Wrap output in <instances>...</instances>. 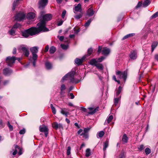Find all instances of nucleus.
<instances>
[{"label":"nucleus","instance_id":"nucleus-1","mask_svg":"<svg viewBox=\"0 0 158 158\" xmlns=\"http://www.w3.org/2000/svg\"><path fill=\"white\" fill-rule=\"evenodd\" d=\"M45 13V12L44 11H42L40 12V18H42V19L37 24L38 29L41 32H46L49 31L48 29L46 27V22L50 20L52 18L51 14H48L44 15Z\"/></svg>","mask_w":158,"mask_h":158},{"label":"nucleus","instance_id":"nucleus-2","mask_svg":"<svg viewBox=\"0 0 158 158\" xmlns=\"http://www.w3.org/2000/svg\"><path fill=\"white\" fill-rule=\"evenodd\" d=\"M41 32L38 28L32 27L22 32V35L25 37H28L30 35H33Z\"/></svg>","mask_w":158,"mask_h":158},{"label":"nucleus","instance_id":"nucleus-3","mask_svg":"<svg viewBox=\"0 0 158 158\" xmlns=\"http://www.w3.org/2000/svg\"><path fill=\"white\" fill-rule=\"evenodd\" d=\"M75 74V72L74 71H72L68 73L63 77L61 80L63 82L64 80L68 79L71 82L75 83H78L80 81L74 78Z\"/></svg>","mask_w":158,"mask_h":158},{"label":"nucleus","instance_id":"nucleus-4","mask_svg":"<svg viewBox=\"0 0 158 158\" xmlns=\"http://www.w3.org/2000/svg\"><path fill=\"white\" fill-rule=\"evenodd\" d=\"M30 49L32 53V57L30 58L29 60L30 62L32 63L33 66L35 67L36 60L38 57V56L36 53L38 52V47L35 46L31 48Z\"/></svg>","mask_w":158,"mask_h":158},{"label":"nucleus","instance_id":"nucleus-5","mask_svg":"<svg viewBox=\"0 0 158 158\" xmlns=\"http://www.w3.org/2000/svg\"><path fill=\"white\" fill-rule=\"evenodd\" d=\"M16 60H18L19 61H20L21 58H16L15 56H8L6 58V63L8 65L11 66Z\"/></svg>","mask_w":158,"mask_h":158},{"label":"nucleus","instance_id":"nucleus-6","mask_svg":"<svg viewBox=\"0 0 158 158\" xmlns=\"http://www.w3.org/2000/svg\"><path fill=\"white\" fill-rule=\"evenodd\" d=\"M116 74L118 76V77L119 78H123L124 79V81H125L126 80L127 75V71H125L123 72L118 71L116 72Z\"/></svg>","mask_w":158,"mask_h":158},{"label":"nucleus","instance_id":"nucleus-7","mask_svg":"<svg viewBox=\"0 0 158 158\" xmlns=\"http://www.w3.org/2000/svg\"><path fill=\"white\" fill-rule=\"evenodd\" d=\"M25 15L23 12H19L16 14L15 16V20L17 21H21L24 19Z\"/></svg>","mask_w":158,"mask_h":158},{"label":"nucleus","instance_id":"nucleus-8","mask_svg":"<svg viewBox=\"0 0 158 158\" xmlns=\"http://www.w3.org/2000/svg\"><path fill=\"white\" fill-rule=\"evenodd\" d=\"M39 130L40 132L44 133L45 136L47 137L48 134V129L45 125L40 126L39 127Z\"/></svg>","mask_w":158,"mask_h":158},{"label":"nucleus","instance_id":"nucleus-9","mask_svg":"<svg viewBox=\"0 0 158 158\" xmlns=\"http://www.w3.org/2000/svg\"><path fill=\"white\" fill-rule=\"evenodd\" d=\"M20 47L24 55L26 56H28L29 55V48L26 46L23 45L22 46Z\"/></svg>","mask_w":158,"mask_h":158},{"label":"nucleus","instance_id":"nucleus-10","mask_svg":"<svg viewBox=\"0 0 158 158\" xmlns=\"http://www.w3.org/2000/svg\"><path fill=\"white\" fill-rule=\"evenodd\" d=\"M82 10L81 5L80 3L78 4L73 8V11L75 14H76L77 12H81Z\"/></svg>","mask_w":158,"mask_h":158},{"label":"nucleus","instance_id":"nucleus-11","mask_svg":"<svg viewBox=\"0 0 158 158\" xmlns=\"http://www.w3.org/2000/svg\"><path fill=\"white\" fill-rule=\"evenodd\" d=\"M12 70L9 68H6L3 69V73L4 75L6 76H9L12 73Z\"/></svg>","mask_w":158,"mask_h":158},{"label":"nucleus","instance_id":"nucleus-12","mask_svg":"<svg viewBox=\"0 0 158 158\" xmlns=\"http://www.w3.org/2000/svg\"><path fill=\"white\" fill-rule=\"evenodd\" d=\"M60 113L66 117H67L69 114V110L68 109L63 108H60Z\"/></svg>","mask_w":158,"mask_h":158},{"label":"nucleus","instance_id":"nucleus-13","mask_svg":"<svg viewBox=\"0 0 158 158\" xmlns=\"http://www.w3.org/2000/svg\"><path fill=\"white\" fill-rule=\"evenodd\" d=\"M48 0H40L39 2V7L43 8L47 5Z\"/></svg>","mask_w":158,"mask_h":158},{"label":"nucleus","instance_id":"nucleus-14","mask_svg":"<svg viewBox=\"0 0 158 158\" xmlns=\"http://www.w3.org/2000/svg\"><path fill=\"white\" fill-rule=\"evenodd\" d=\"M53 127L55 129H63V127L62 124H58L57 122H54L52 124Z\"/></svg>","mask_w":158,"mask_h":158},{"label":"nucleus","instance_id":"nucleus-15","mask_svg":"<svg viewBox=\"0 0 158 158\" xmlns=\"http://www.w3.org/2000/svg\"><path fill=\"white\" fill-rule=\"evenodd\" d=\"M86 56H83L81 59L78 58H76L75 60V63L78 65L81 64L83 61L85 59Z\"/></svg>","mask_w":158,"mask_h":158},{"label":"nucleus","instance_id":"nucleus-16","mask_svg":"<svg viewBox=\"0 0 158 158\" xmlns=\"http://www.w3.org/2000/svg\"><path fill=\"white\" fill-rule=\"evenodd\" d=\"M94 12L92 7H90L87 10L86 13V15L89 17H91L94 15Z\"/></svg>","mask_w":158,"mask_h":158},{"label":"nucleus","instance_id":"nucleus-17","mask_svg":"<svg viewBox=\"0 0 158 158\" xmlns=\"http://www.w3.org/2000/svg\"><path fill=\"white\" fill-rule=\"evenodd\" d=\"M98 107H97L95 108L92 107H89L88 108L89 111L88 113L89 114H94L98 110Z\"/></svg>","mask_w":158,"mask_h":158},{"label":"nucleus","instance_id":"nucleus-18","mask_svg":"<svg viewBox=\"0 0 158 158\" xmlns=\"http://www.w3.org/2000/svg\"><path fill=\"white\" fill-rule=\"evenodd\" d=\"M110 49L107 48H103L102 51V54L105 56L108 55L110 53Z\"/></svg>","mask_w":158,"mask_h":158},{"label":"nucleus","instance_id":"nucleus-19","mask_svg":"<svg viewBox=\"0 0 158 158\" xmlns=\"http://www.w3.org/2000/svg\"><path fill=\"white\" fill-rule=\"evenodd\" d=\"M129 56L130 58L134 60L136 59L137 56L136 52L135 51L131 52Z\"/></svg>","mask_w":158,"mask_h":158},{"label":"nucleus","instance_id":"nucleus-20","mask_svg":"<svg viewBox=\"0 0 158 158\" xmlns=\"http://www.w3.org/2000/svg\"><path fill=\"white\" fill-rule=\"evenodd\" d=\"M35 17V14L34 13H28L27 16V18L29 20L33 19Z\"/></svg>","mask_w":158,"mask_h":158},{"label":"nucleus","instance_id":"nucleus-21","mask_svg":"<svg viewBox=\"0 0 158 158\" xmlns=\"http://www.w3.org/2000/svg\"><path fill=\"white\" fill-rule=\"evenodd\" d=\"M113 118L112 115H111L109 116L107 118L104 124H106L109 123L113 119Z\"/></svg>","mask_w":158,"mask_h":158},{"label":"nucleus","instance_id":"nucleus-22","mask_svg":"<svg viewBox=\"0 0 158 158\" xmlns=\"http://www.w3.org/2000/svg\"><path fill=\"white\" fill-rule=\"evenodd\" d=\"M45 65L46 69H51L52 68V64L49 62H46L45 63Z\"/></svg>","mask_w":158,"mask_h":158},{"label":"nucleus","instance_id":"nucleus-23","mask_svg":"<svg viewBox=\"0 0 158 158\" xmlns=\"http://www.w3.org/2000/svg\"><path fill=\"white\" fill-rule=\"evenodd\" d=\"M122 140L124 143H126L127 142L128 140V138L126 134L123 135Z\"/></svg>","mask_w":158,"mask_h":158},{"label":"nucleus","instance_id":"nucleus-24","mask_svg":"<svg viewBox=\"0 0 158 158\" xmlns=\"http://www.w3.org/2000/svg\"><path fill=\"white\" fill-rule=\"evenodd\" d=\"M151 0H145L143 4V6L144 7H146L150 3Z\"/></svg>","mask_w":158,"mask_h":158},{"label":"nucleus","instance_id":"nucleus-25","mask_svg":"<svg viewBox=\"0 0 158 158\" xmlns=\"http://www.w3.org/2000/svg\"><path fill=\"white\" fill-rule=\"evenodd\" d=\"M95 66L100 70L103 71V66L102 64H96Z\"/></svg>","mask_w":158,"mask_h":158},{"label":"nucleus","instance_id":"nucleus-26","mask_svg":"<svg viewBox=\"0 0 158 158\" xmlns=\"http://www.w3.org/2000/svg\"><path fill=\"white\" fill-rule=\"evenodd\" d=\"M97 60L95 59H92L90 61V64L92 65L96 66V64L98 63Z\"/></svg>","mask_w":158,"mask_h":158},{"label":"nucleus","instance_id":"nucleus-27","mask_svg":"<svg viewBox=\"0 0 158 158\" xmlns=\"http://www.w3.org/2000/svg\"><path fill=\"white\" fill-rule=\"evenodd\" d=\"M91 152L90 149L89 148L87 149L85 151V156L86 157H89L91 155Z\"/></svg>","mask_w":158,"mask_h":158},{"label":"nucleus","instance_id":"nucleus-28","mask_svg":"<svg viewBox=\"0 0 158 158\" xmlns=\"http://www.w3.org/2000/svg\"><path fill=\"white\" fill-rule=\"evenodd\" d=\"M158 42H154L153 43L152 45V51L153 52L155 48L156 47L158 44Z\"/></svg>","mask_w":158,"mask_h":158},{"label":"nucleus","instance_id":"nucleus-29","mask_svg":"<svg viewBox=\"0 0 158 158\" xmlns=\"http://www.w3.org/2000/svg\"><path fill=\"white\" fill-rule=\"evenodd\" d=\"M108 144L109 142L108 141H106L104 143L103 150L104 152L106 150V148L108 146Z\"/></svg>","mask_w":158,"mask_h":158},{"label":"nucleus","instance_id":"nucleus-30","mask_svg":"<svg viewBox=\"0 0 158 158\" xmlns=\"http://www.w3.org/2000/svg\"><path fill=\"white\" fill-rule=\"evenodd\" d=\"M15 148H17L18 152L19 151L18 154L19 155H20L22 154V150L19 146L17 145H15Z\"/></svg>","mask_w":158,"mask_h":158},{"label":"nucleus","instance_id":"nucleus-31","mask_svg":"<svg viewBox=\"0 0 158 158\" xmlns=\"http://www.w3.org/2000/svg\"><path fill=\"white\" fill-rule=\"evenodd\" d=\"M56 48L54 46L51 47L49 49V52L51 54L53 53L56 51Z\"/></svg>","mask_w":158,"mask_h":158},{"label":"nucleus","instance_id":"nucleus-32","mask_svg":"<svg viewBox=\"0 0 158 158\" xmlns=\"http://www.w3.org/2000/svg\"><path fill=\"white\" fill-rule=\"evenodd\" d=\"M104 134V132L103 131H100L98 134H97V136L98 138V136L100 138H101L103 136Z\"/></svg>","mask_w":158,"mask_h":158},{"label":"nucleus","instance_id":"nucleus-33","mask_svg":"<svg viewBox=\"0 0 158 158\" xmlns=\"http://www.w3.org/2000/svg\"><path fill=\"white\" fill-rule=\"evenodd\" d=\"M122 90V87L121 86H119L118 87V89L116 90V95L117 96L120 94Z\"/></svg>","mask_w":158,"mask_h":158},{"label":"nucleus","instance_id":"nucleus-34","mask_svg":"<svg viewBox=\"0 0 158 158\" xmlns=\"http://www.w3.org/2000/svg\"><path fill=\"white\" fill-rule=\"evenodd\" d=\"M135 35V34L134 33H131L127 34L122 39L123 40H124L128 38H129L130 37H131Z\"/></svg>","mask_w":158,"mask_h":158},{"label":"nucleus","instance_id":"nucleus-35","mask_svg":"<svg viewBox=\"0 0 158 158\" xmlns=\"http://www.w3.org/2000/svg\"><path fill=\"white\" fill-rule=\"evenodd\" d=\"M92 20L93 19L91 18L89 19L85 23V26L86 27H87L89 26L90 23H91Z\"/></svg>","mask_w":158,"mask_h":158},{"label":"nucleus","instance_id":"nucleus-36","mask_svg":"<svg viewBox=\"0 0 158 158\" xmlns=\"http://www.w3.org/2000/svg\"><path fill=\"white\" fill-rule=\"evenodd\" d=\"M21 27V25L19 23H15L13 26V28H20Z\"/></svg>","mask_w":158,"mask_h":158},{"label":"nucleus","instance_id":"nucleus-37","mask_svg":"<svg viewBox=\"0 0 158 158\" xmlns=\"http://www.w3.org/2000/svg\"><path fill=\"white\" fill-rule=\"evenodd\" d=\"M81 136H82L85 139H87L88 137V133H86L83 132L80 134Z\"/></svg>","mask_w":158,"mask_h":158},{"label":"nucleus","instance_id":"nucleus-38","mask_svg":"<svg viewBox=\"0 0 158 158\" xmlns=\"http://www.w3.org/2000/svg\"><path fill=\"white\" fill-rule=\"evenodd\" d=\"M93 50L92 48H89L88 50V54L87 55H86V57L87 56H90L92 54V53L93 52Z\"/></svg>","mask_w":158,"mask_h":158},{"label":"nucleus","instance_id":"nucleus-39","mask_svg":"<svg viewBox=\"0 0 158 158\" xmlns=\"http://www.w3.org/2000/svg\"><path fill=\"white\" fill-rule=\"evenodd\" d=\"M120 98L121 97L118 98H115L114 99V103L115 106H116L118 104Z\"/></svg>","mask_w":158,"mask_h":158},{"label":"nucleus","instance_id":"nucleus-40","mask_svg":"<svg viewBox=\"0 0 158 158\" xmlns=\"http://www.w3.org/2000/svg\"><path fill=\"white\" fill-rule=\"evenodd\" d=\"M51 107L52 110V113L54 114H55L56 113V110L55 108L53 106L52 104H51Z\"/></svg>","mask_w":158,"mask_h":158},{"label":"nucleus","instance_id":"nucleus-41","mask_svg":"<svg viewBox=\"0 0 158 158\" xmlns=\"http://www.w3.org/2000/svg\"><path fill=\"white\" fill-rule=\"evenodd\" d=\"M7 125L9 128L10 131H12L13 130V127L11 125L9 122H8L7 123Z\"/></svg>","mask_w":158,"mask_h":158},{"label":"nucleus","instance_id":"nucleus-42","mask_svg":"<svg viewBox=\"0 0 158 158\" xmlns=\"http://www.w3.org/2000/svg\"><path fill=\"white\" fill-rule=\"evenodd\" d=\"M14 29L12 28L9 31V32L10 35H13L15 34V31L14 30Z\"/></svg>","mask_w":158,"mask_h":158},{"label":"nucleus","instance_id":"nucleus-43","mask_svg":"<svg viewBox=\"0 0 158 158\" xmlns=\"http://www.w3.org/2000/svg\"><path fill=\"white\" fill-rule=\"evenodd\" d=\"M82 16V15L81 14H80L78 15H75L74 16V18L77 19H78L81 18Z\"/></svg>","mask_w":158,"mask_h":158},{"label":"nucleus","instance_id":"nucleus-44","mask_svg":"<svg viewBox=\"0 0 158 158\" xmlns=\"http://www.w3.org/2000/svg\"><path fill=\"white\" fill-rule=\"evenodd\" d=\"M145 152L146 155H148L151 153V150L148 148H147L145 149Z\"/></svg>","mask_w":158,"mask_h":158},{"label":"nucleus","instance_id":"nucleus-45","mask_svg":"<svg viewBox=\"0 0 158 158\" xmlns=\"http://www.w3.org/2000/svg\"><path fill=\"white\" fill-rule=\"evenodd\" d=\"M60 46L61 48L64 50H66L68 48V46L67 45L61 44L60 45Z\"/></svg>","mask_w":158,"mask_h":158},{"label":"nucleus","instance_id":"nucleus-46","mask_svg":"<svg viewBox=\"0 0 158 158\" xmlns=\"http://www.w3.org/2000/svg\"><path fill=\"white\" fill-rule=\"evenodd\" d=\"M71 153V147L70 146L68 147L67 151V155L68 156L70 155Z\"/></svg>","mask_w":158,"mask_h":158},{"label":"nucleus","instance_id":"nucleus-47","mask_svg":"<svg viewBox=\"0 0 158 158\" xmlns=\"http://www.w3.org/2000/svg\"><path fill=\"white\" fill-rule=\"evenodd\" d=\"M105 57L104 56H102L100 58H98L97 60L98 62H102L105 59Z\"/></svg>","mask_w":158,"mask_h":158},{"label":"nucleus","instance_id":"nucleus-48","mask_svg":"<svg viewBox=\"0 0 158 158\" xmlns=\"http://www.w3.org/2000/svg\"><path fill=\"white\" fill-rule=\"evenodd\" d=\"M158 16V11L154 13L151 17V18H155Z\"/></svg>","mask_w":158,"mask_h":158},{"label":"nucleus","instance_id":"nucleus-49","mask_svg":"<svg viewBox=\"0 0 158 158\" xmlns=\"http://www.w3.org/2000/svg\"><path fill=\"white\" fill-rule=\"evenodd\" d=\"M9 80H6L2 82V85H6L9 84Z\"/></svg>","mask_w":158,"mask_h":158},{"label":"nucleus","instance_id":"nucleus-50","mask_svg":"<svg viewBox=\"0 0 158 158\" xmlns=\"http://www.w3.org/2000/svg\"><path fill=\"white\" fill-rule=\"evenodd\" d=\"M144 148V145L143 144L140 145L138 147V149L140 151L143 150Z\"/></svg>","mask_w":158,"mask_h":158},{"label":"nucleus","instance_id":"nucleus-51","mask_svg":"<svg viewBox=\"0 0 158 158\" xmlns=\"http://www.w3.org/2000/svg\"><path fill=\"white\" fill-rule=\"evenodd\" d=\"M25 133V129L24 128H23V129L20 131L19 133L21 134H23Z\"/></svg>","mask_w":158,"mask_h":158},{"label":"nucleus","instance_id":"nucleus-52","mask_svg":"<svg viewBox=\"0 0 158 158\" xmlns=\"http://www.w3.org/2000/svg\"><path fill=\"white\" fill-rule=\"evenodd\" d=\"M65 89V85L64 84H62L60 87V90H64Z\"/></svg>","mask_w":158,"mask_h":158},{"label":"nucleus","instance_id":"nucleus-53","mask_svg":"<svg viewBox=\"0 0 158 158\" xmlns=\"http://www.w3.org/2000/svg\"><path fill=\"white\" fill-rule=\"evenodd\" d=\"M89 130V128H85L84 129L83 132L88 133V132Z\"/></svg>","mask_w":158,"mask_h":158},{"label":"nucleus","instance_id":"nucleus-54","mask_svg":"<svg viewBox=\"0 0 158 158\" xmlns=\"http://www.w3.org/2000/svg\"><path fill=\"white\" fill-rule=\"evenodd\" d=\"M66 14V11L65 10H64L62 13L61 17L62 18H64Z\"/></svg>","mask_w":158,"mask_h":158},{"label":"nucleus","instance_id":"nucleus-55","mask_svg":"<svg viewBox=\"0 0 158 158\" xmlns=\"http://www.w3.org/2000/svg\"><path fill=\"white\" fill-rule=\"evenodd\" d=\"M14 152H13L12 154L14 156H15L17 153L18 152V150L17 148H15Z\"/></svg>","mask_w":158,"mask_h":158},{"label":"nucleus","instance_id":"nucleus-56","mask_svg":"<svg viewBox=\"0 0 158 158\" xmlns=\"http://www.w3.org/2000/svg\"><path fill=\"white\" fill-rule=\"evenodd\" d=\"M142 5V3L140 2H139L138 3L137 5L136 6L135 8H137L139 7Z\"/></svg>","mask_w":158,"mask_h":158},{"label":"nucleus","instance_id":"nucleus-57","mask_svg":"<svg viewBox=\"0 0 158 158\" xmlns=\"http://www.w3.org/2000/svg\"><path fill=\"white\" fill-rule=\"evenodd\" d=\"M154 59L158 61V54H156L154 56Z\"/></svg>","mask_w":158,"mask_h":158},{"label":"nucleus","instance_id":"nucleus-58","mask_svg":"<svg viewBox=\"0 0 158 158\" xmlns=\"http://www.w3.org/2000/svg\"><path fill=\"white\" fill-rule=\"evenodd\" d=\"M48 49H49V46L48 45H47L46 46V47L45 48V49L44 50V52H48Z\"/></svg>","mask_w":158,"mask_h":158},{"label":"nucleus","instance_id":"nucleus-59","mask_svg":"<svg viewBox=\"0 0 158 158\" xmlns=\"http://www.w3.org/2000/svg\"><path fill=\"white\" fill-rule=\"evenodd\" d=\"M81 110L82 111H83L84 112H86V109L83 107H81Z\"/></svg>","mask_w":158,"mask_h":158},{"label":"nucleus","instance_id":"nucleus-60","mask_svg":"<svg viewBox=\"0 0 158 158\" xmlns=\"http://www.w3.org/2000/svg\"><path fill=\"white\" fill-rule=\"evenodd\" d=\"M64 91V90H60V94L62 96H64V95L65 93V92Z\"/></svg>","mask_w":158,"mask_h":158},{"label":"nucleus","instance_id":"nucleus-61","mask_svg":"<svg viewBox=\"0 0 158 158\" xmlns=\"http://www.w3.org/2000/svg\"><path fill=\"white\" fill-rule=\"evenodd\" d=\"M70 96H71V98H70L71 99H73L74 98V96L73 93H70Z\"/></svg>","mask_w":158,"mask_h":158},{"label":"nucleus","instance_id":"nucleus-62","mask_svg":"<svg viewBox=\"0 0 158 158\" xmlns=\"http://www.w3.org/2000/svg\"><path fill=\"white\" fill-rule=\"evenodd\" d=\"M63 23V21H60L58 23V26H60Z\"/></svg>","mask_w":158,"mask_h":158},{"label":"nucleus","instance_id":"nucleus-63","mask_svg":"<svg viewBox=\"0 0 158 158\" xmlns=\"http://www.w3.org/2000/svg\"><path fill=\"white\" fill-rule=\"evenodd\" d=\"M97 75H98L99 79L100 80L102 81V78H103V77L102 76H100V75H98V74H97Z\"/></svg>","mask_w":158,"mask_h":158},{"label":"nucleus","instance_id":"nucleus-64","mask_svg":"<svg viewBox=\"0 0 158 158\" xmlns=\"http://www.w3.org/2000/svg\"><path fill=\"white\" fill-rule=\"evenodd\" d=\"M59 38L61 41H62L63 40L64 37L63 36H60L59 37Z\"/></svg>","mask_w":158,"mask_h":158}]
</instances>
